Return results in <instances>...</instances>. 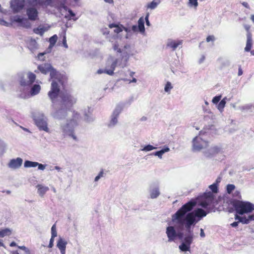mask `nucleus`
I'll list each match as a JSON object with an SVG mask.
<instances>
[{
  "instance_id": "obj_46",
  "label": "nucleus",
  "mask_w": 254,
  "mask_h": 254,
  "mask_svg": "<svg viewBox=\"0 0 254 254\" xmlns=\"http://www.w3.org/2000/svg\"><path fill=\"white\" fill-rule=\"evenodd\" d=\"M206 40L207 42L214 41L215 40V37L213 35H209L207 37Z\"/></svg>"
},
{
  "instance_id": "obj_40",
  "label": "nucleus",
  "mask_w": 254,
  "mask_h": 254,
  "mask_svg": "<svg viewBox=\"0 0 254 254\" xmlns=\"http://www.w3.org/2000/svg\"><path fill=\"white\" fill-rule=\"evenodd\" d=\"M233 197H235L237 199H241V194L240 191L238 190H236L232 194Z\"/></svg>"
},
{
  "instance_id": "obj_32",
  "label": "nucleus",
  "mask_w": 254,
  "mask_h": 254,
  "mask_svg": "<svg viewBox=\"0 0 254 254\" xmlns=\"http://www.w3.org/2000/svg\"><path fill=\"white\" fill-rule=\"evenodd\" d=\"M179 248L182 251L187 252L190 251V247L184 242L181 245H180Z\"/></svg>"
},
{
  "instance_id": "obj_62",
  "label": "nucleus",
  "mask_w": 254,
  "mask_h": 254,
  "mask_svg": "<svg viewBox=\"0 0 254 254\" xmlns=\"http://www.w3.org/2000/svg\"><path fill=\"white\" fill-rule=\"evenodd\" d=\"M100 178L98 175L95 178L94 181H97Z\"/></svg>"
},
{
  "instance_id": "obj_2",
  "label": "nucleus",
  "mask_w": 254,
  "mask_h": 254,
  "mask_svg": "<svg viewBox=\"0 0 254 254\" xmlns=\"http://www.w3.org/2000/svg\"><path fill=\"white\" fill-rule=\"evenodd\" d=\"M38 70L44 74L50 73V79H52L51 89L48 95L53 103H54L60 91V86L64 87V83L67 81L66 77L57 71L50 64H40L38 66Z\"/></svg>"
},
{
  "instance_id": "obj_44",
  "label": "nucleus",
  "mask_w": 254,
  "mask_h": 254,
  "mask_svg": "<svg viewBox=\"0 0 254 254\" xmlns=\"http://www.w3.org/2000/svg\"><path fill=\"white\" fill-rule=\"evenodd\" d=\"M18 248L24 251L26 254H31L30 250L25 246H18Z\"/></svg>"
},
{
  "instance_id": "obj_39",
  "label": "nucleus",
  "mask_w": 254,
  "mask_h": 254,
  "mask_svg": "<svg viewBox=\"0 0 254 254\" xmlns=\"http://www.w3.org/2000/svg\"><path fill=\"white\" fill-rule=\"evenodd\" d=\"M119 47V45L118 43H115L114 44L113 48L115 51H116L118 53H121L123 52V50L121 48H120Z\"/></svg>"
},
{
  "instance_id": "obj_27",
  "label": "nucleus",
  "mask_w": 254,
  "mask_h": 254,
  "mask_svg": "<svg viewBox=\"0 0 254 254\" xmlns=\"http://www.w3.org/2000/svg\"><path fill=\"white\" fill-rule=\"evenodd\" d=\"M38 192L41 195H43L46 191L48 190V188L47 187H45L41 185H38Z\"/></svg>"
},
{
  "instance_id": "obj_58",
  "label": "nucleus",
  "mask_w": 254,
  "mask_h": 254,
  "mask_svg": "<svg viewBox=\"0 0 254 254\" xmlns=\"http://www.w3.org/2000/svg\"><path fill=\"white\" fill-rule=\"evenodd\" d=\"M68 125L67 124L66 126H64L63 128V131L65 132H66V128L68 127Z\"/></svg>"
},
{
  "instance_id": "obj_54",
  "label": "nucleus",
  "mask_w": 254,
  "mask_h": 254,
  "mask_svg": "<svg viewBox=\"0 0 254 254\" xmlns=\"http://www.w3.org/2000/svg\"><path fill=\"white\" fill-rule=\"evenodd\" d=\"M242 4L245 7L248 8H250L249 5L247 2L244 1V2H242Z\"/></svg>"
},
{
  "instance_id": "obj_26",
  "label": "nucleus",
  "mask_w": 254,
  "mask_h": 254,
  "mask_svg": "<svg viewBox=\"0 0 254 254\" xmlns=\"http://www.w3.org/2000/svg\"><path fill=\"white\" fill-rule=\"evenodd\" d=\"M37 45L36 40L34 39H31L28 42V47L31 50L37 48Z\"/></svg>"
},
{
  "instance_id": "obj_7",
  "label": "nucleus",
  "mask_w": 254,
  "mask_h": 254,
  "mask_svg": "<svg viewBox=\"0 0 254 254\" xmlns=\"http://www.w3.org/2000/svg\"><path fill=\"white\" fill-rule=\"evenodd\" d=\"M24 3V0H11L10 6L14 12H18L23 8Z\"/></svg>"
},
{
  "instance_id": "obj_34",
  "label": "nucleus",
  "mask_w": 254,
  "mask_h": 254,
  "mask_svg": "<svg viewBox=\"0 0 254 254\" xmlns=\"http://www.w3.org/2000/svg\"><path fill=\"white\" fill-rule=\"evenodd\" d=\"M14 21L21 24L27 23L28 22L26 19H23V18H20V17H15L14 18Z\"/></svg>"
},
{
  "instance_id": "obj_48",
  "label": "nucleus",
  "mask_w": 254,
  "mask_h": 254,
  "mask_svg": "<svg viewBox=\"0 0 254 254\" xmlns=\"http://www.w3.org/2000/svg\"><path fill=\"white\" fill-rule=\"evenodd\" d=\"M54 238L55 237H52V236H51L50 239V243H49V248H52L53 247Z\"/></svg>"
},
{
  "instance_id": "obj_24",
  "label": "nucleus",
  "mask_w": 254,
  "mask_h": 254,
  "mask_svg": "<svg viewBox=\"0 0 254 254\" xmlns=\"http://www.w3.org/2000/svg\"><path fill=\"white\" fill-rule=\"evenodd\" d=\"M38 165V162H32L30 161H26L24 164V166L26 168L36 167H37Z\"/></svg>"
},
{
  "instance_id": "obj_25",
  "label": "nucleus",
  "mask_w": 254,
  "mask_h": 254,
  "mask_svg": "<svg viewBox=\"0 0 254 254\" xmlns=\"http://www.w3.org/2000/svg\"><path fill=\"white\" fill-rule=\"evenodd\" d=\"M219 182L218 180H217V182L213 183V184L210 185L209 186V189L212 190V193H216L218 191V183Z\"/></svg>"
},
{
  "instance_id": "obj_18",
  "label": "nucleus",
  "mask_w": 254,
  "mask_h": 254,
  "mask_svg": "<svg viewBox=\"0 0 254 254\" xmlns=\"http://www.w3.org/2000/svg\"><path fill=\"white\" fill-rule=\"evenodd\" d=\"M110 28H115L114 31L116 34H119L122 32L124 29L127 30L126 28L122 25H119L114 23H112L109 25Z\"/></svg>"
},
{
  "instance_id": "obj_55",
  "label": "nucleus",
  "mask_w": 254,
  "mask_h": 254,
  "mask_svg": "<svg viewBox=\"0 0 254 254\" xmlns=\"http://www.w3.org/2000/svg\"><path fill=\"white\" fill-rule=\"evenodd\" d=\"M200 236H201V237H205V233H204V232L202 228H201V229H200Z\"/></svg>"
},
{
  "instance_id": "obj_38",
  "label": "nucleus",
  "mask_w": 254,
  "mask_h": 254,
  "mask_svg": "<svg viewBox=\"0 0 254 254\" xmlns=\"http://www.w3.org/2000/svg\"><path fill=\"white\" fill-rule=\"evenodd\" d=\"M57 235L56 224H54L51 227V236L56 237Z\"/></svg>"
},
{
  "instance_id": "obj_43",
  "label": "nucleus",
  "mask_w": 254,
  "mask_h": 254,
  "mask_svg": "<svg viewBox=\"0 0 254 254\" xmlns=\"http://www.w3.org/2000/svg\"><path fill=\"white\" fill-rule=\"evenodd\" d=\"M221 97V95L215 96L212 99V102L214 104L218 103L220 101Z\"/></svg>"
},
{
  "instance_id": "obj_60",
  "label": "nucleus",
  "mask_w": 254,
  "mask_h": 254,
  "mask_svg": "<svg viewBox=\"0 0 254 254\" xmlns=\"http://www.w3.org/2000/svg\"><path fill=\"white\" fill-rule=\"evenodd\" d=\"M104 1L109 3H113V0H104Z\"/></svg>"
},
{
  "instance_id": "obj_47",
  "label": "nucleus",
  "mask_w": 254,
  "mask_h": 254,
  "mask_svg": "<svg viewBox=\"0 0 254 254\" xmlns=\"http://www.w3.org/2000/svg\"><path fill=\"white\" fill-rule=\"evenodd\" d=\"M63 45L64 46L65 48H67L68 47V46H67V44L66 43V36L65 35H64L63 37Z\"/></svg>"
},
{
  "instance_id": "obj_45",
  "label": "nucleus",
  "mask_w": 254,
  "mask_h": 254,
  "mask_svg": "<svg viewBox=\"0 0 254 254\" xmlns=\"http://www.w3.org/2000/svg\"><path fill=\"white\" fill-rule=\"evenodd\" d=\"M189 4L190 5H193L196 7L198 5L197 0H189Z\"/></svg>"
},
{
  "instance_id": "obj_42",
  "label": "nucleus",
  "mask_w": 254,
  "mask_h": 254,
  "mask_svg": "<svg viewBox=\"0 0 254 254\" xmlns=\"http://www.w3.org/2000/svg\"><path fill=\"white\" fill-rule=\"evenodd\" d=\"M154 148H155V147L153 146L152 145H151L150 144H148L147 145H145L143 147L142 150H144V151H150V150H153Z\"/></svg>"
},
{
  "instance_id": "obj_61",
  "label": "nucleus",
  "mask_w": 254,
  "mask_h": 254,
  "mask_svg": "<svg viewBox=\"0 0 254 254\" xmlns=\"http://www.w3.org/2000/svg\"><path fill=\"white\" fill-rule=\"evenodd\" d=\"M251 19L254 23V14L251 15Z\"/></svg>"
},
{
  "instance_id": "obj_50",
  "label": "nucleus",
  "mask_w": 254,
  "mask_h": 254,
  "mask_svg": "<svg viewBox=\"0 0 254 254\" xmlns=\"http://www.w3.org/2000/svg\"><path fill=\"white\" fill-rule=\"evenodd\" d=\"M37 166L38 167V169L40 170H44L46 168V165H43L42 164H39L38 163V165H37Z\"/></svg>"
},
{
  "instance_id": "obj_9",
  "label": "nucleus",
  "mask_w": 254,
  "mask_h": 254,
  "mask_svg": "<svg viewBox=\"0 0 254 254\" xmlns=\"http://www.w3.org/2000/svg\"><path fill=\"white\" fill-rule=\"evenodd\" d=\"M118 63L117 60H115L113 63L111 64L110 68L109 69H99L97 71V73L100 74L102 73H106L109 75H113L114 73L117 64Z\"/></svg>"
},
{
  "instance_id": "obj_52",
  "label": "nucleus",
  "mask_w": 254,
  "mask_h": 254,
  "mask_svg": "<svg viewBox=\"0 0 254 254\" xmlns=\"http://www.w3.org/2000/svg\"><path fill=\"white\" fill-rule=\"evenodd\" d=\"M239 223V222L235 221L230 224V226H232V227H236L237 226H238Z\"/></svg>"
},
{
  "instance_id": "obj_59",
  "label": "nucleus",
  "mask_w": 254,
  "mask_h": 254,
  "mask_svg": "<svg viewBox=\"0 0 254 254\" xmlns=\"http://www.w3.org/2000/svg\"><path fill=\"white\" fill-rule=\"evenodd\" d=\"M245 27L246 30L247 31V33H248L249 32H250V31H249V30H250V26H249L246 25V26H245Z\"/></svg>"
},
{
  "instance_id": "obj_49",
  "label": "nucleus",
  "mask_w": 254,
  "mask_h": 254,
  "mask_svg": "<svg viewBox=\"0 0 254 254\" xmlns=\"http://www.w3.org/2000/svg\"><path fill=\"white\" fill-rule=\"evenodd\" d=\"M148 17H149V13H147L144 18V19H145V22H146V25L147 26H149L150 25V23H149V20H148Z\"/></svg>"
},
{
  "instance_id": "obj_17",
  "label": "nucleus",
  "mask_w": 254,
  "mask_h": 254,
  "mask_svg": "<svg viewBox=\"0 0 254 254\" xmlns=\"http://www.w3.org/2000/svg\"><path fill=\"white\" fill-rule=\"evenodd\" d=\"M181 45H182V40H170L167 43V46L174 51Z\"/></svg>"
},
{
  "instance_id": "obj_16",
  "label": "nucleus",
  "mask_w": 254,
  "mask_h": 254,
  "mask_svg": "<svg viewBox=\"0 0 254 254\" xmlns=\"http://www.w3.org/2000/svg\"><path fill=\"white\" fill-rule=\"evenodd\" d=\"M247 43L245 50L246 52H249L251 51L253 44L252 35L250 32L247 34Z\"/></svg>"
},
{
  "instance_id": "obj_53",
  "label": "nucleus",
  "mask_w": 254,
  "mask_h": 254,
  "mask_svg": "<svg viewBox=\"0 0 254 254\" xmlns=\"http://www.w3.org/2000/svg\"><path fill=\"white\" fill-rule=\"evenodd\" d=\"M242 74H243V71L241 68V66H239L238 75V76H240V75H242Z\"/></svg>"
},
{
  "instance_id": "obj_15",
  "label": "nucleus",
  "mask_w": 254,
  "mask_h": 254,
  "mask_svg": "<svg viewBox=\"0 0 254 254\" xmlns=\"http://www.w3.org/2000/svg\"><path fill=\"white\" fill-rule=\"evenodd\" d=\"M67 242L62 238H60L57 244V248L60 250L61 254H65V249Z\"/></svg>"
},
{
  "instance_id": "obj_11",
  "label": "nucleus",
  "mask_w": 254,
  "mask_h": 254,
  "mask_svg": "<svg viewBox=\"0 0 254 254\" xmlns=\"http://www.w3.org/2000/svg\"><path fill=\"white\" fill-rule=\"evenodd\" d=\"M35 124L40 130L48 132L47 122L43 118H37L35 120Z\"/></svg>"
},
{
  "instance_id": "obj_41",
  "label": "nucleus",
  "mask_w": 254,
  "mask_h": 254,
  "mask_svg": "<svg viewBox=\"0 0 254 254\" xmlns=\"http://www.w3.org/2000/svg\"><path fill=\"white\" fill-rule=\"evenodd\" d=\"M172 88H173V86H172L171 82H167L165 85V91L166 92H168Z\"/></svg>"
},
{
  "instance_id": "obj_8",
  "label": "nucleus",
  "mask_w": 254,
  "mask_h": 254,
  "mask_svg": "<svg viewBox=\"0 0 254 254\" xmlns=\"http://www.w3.org/2000/svg\"><path fill=\"white\" fill-rule=\"evenodd\" d=\"M27 78L28 79L27 81H26L25 79L21 80L20 85L21 86H31L35 82L36 79V75L34 73L31 72H29L27 74Z\"/></svg>"
},
{
  "instance_id": "obj_1",
  "label": "nucleus",
  "mask_w": 254,
  "mask_h": 254,
  "mask_svg": "<svg viewBox=\"0 0 254 254\" xmlns=\"http://www.w3.org/2000/svg\"><path fill=\"white\" fill-rule=\"evenodd\" d=\"M196 205V202L190 201L181 207L174 215H172V221L178 225L180 229H182L185 226L187 229H190V226L196 222L195 217L199 218L206 216L207 213L215 211V196L210 191L205 192L201 197L199 205L205 209L206 211L202 209L198 208L194 212H190Z\"/></svg>"
},
{
  "instance_id": "obj_19",
  "label": "nucleus",
  "mask_w": 254,
  "mask_h": 254,
  "mask_svg": "<svg viewBox=\"0 0 254 254\" xmlns=\"http://www.w3.org/2000/svg\"><path fill=\"white\" fill-rule=\"evenodd\" d=\"M41 89V87L39 84L34 85L31 89L30 94L31 95H35L38 94Z\"/></svg>"
},
{
  "instance_id": "obj_5",
  "label": "nucleus",
  "mask_w": 254,
  "mask_h": 254,
  "mask_svg": "<svg viewBox=\"0 0 254 254\" xmlns=\"http://www.w3.org/2000/svg\"><path fill=\"white\" fill-rule=\"evenodd\" d=\"M208 145V142L200 137L196 136L193 139V148L195 150H200L203 148L206 147Z\"/></svg>"
},
{
  "instance_id": "obj_20",
  "label": "nucleus",
  "mask_w": 254,
  "mask_h": 254,
  "mask_svg": "<svg viewBox=\"0 0 254 254\" xmlns=\"http://www.w3.org/2000/svg\"><path fill=\"white\" fill-rule=\"evenodd\" d=\"M68 14L65 16V17L67 19H73V21H76L78 18L75 17V14L73 12L71 9L68 10Z\"/></svg>"
},
{
  "instance_id": "obj_36",
  "label": "nucleus",
  "mask_w": 254,
  "mask_h": 254,
  "mask_svg": "<svg viewBox=\"0 0 254 254\" xmlns=\"http://www.w3.org/2000/svg\"><path fill=\"white\" fill-rule=\"evenodd\" d=\"M235 188V186L233 184H228L227 186H226V191L228 193H231L233 190H234Z\"/></svg>"
},
{
  "instance_id": "obj_12",
  "label": "nucleus",
  "mask_w": 254,
  "mask_h": 254,
  "mask_svg": "<svg viewBox=\"0 0 254 254\" xmlns=\"http://www.w3.org/2000/svg\"><path fill=\"white\" fill-rule=\"evenodd\" d=\"M27 14L28 18L32 21H35L37 17L38 12L36 8L34 7H29L27 9Z\"/></svg>"
},
{
  "instance_id": "obj_33",
  "label": "nucleus",
  "mask_w": 254,
  "mask_h": 254,
  "mask_svg": "<svg viewBox=\"0 0 254 254\" xmlns=\"http://www.w3.org/2000/svg\"><path fill=\"white\" fill-rule=\"evenodd\" d=\"M184 243L186 245H188L190 247V245L192 243V237L191 236H187L184 238Z\"/></svg>"
},
{
  "instance_id": "obj_29",
  "label": "nucleus",
  "mask_w": 254,
  "mask_h": 254,
  "mask_svg": "<svg viewBox=\"0 0 254 254\" xmlns=\"http://www.w3.org/2000/svg\"><path fill=\"white\" fill-rule=\"evenodd\" d=\"M160 192L158 189H155L151 190L150 192V197L154 199V198H157L159 195Z\"/></svg>"
},
{
  "instance_id": "obj_3",
  "label": "nucleus",
  "mask_w": 254,
  "mask_h": 254,
  "mask_svg": "<svg viewBox=\"0 0 254 254\" xmlns=\"http://www.w3.org/2000/svg\"><path fill=\"white\" fill-rule=\"evenodd\" d=\"M230 204L234 207L236 213L239 215L250 213L254 211V204L250 202L231 199Z\"/></svg>"
},
{
  "instance_id": "obj_37",
  "label": "nucleus",
  "mask_w": 254,
  "mask_h": 254,
  "mask_svg": "<svg viewBox=\"0 0 254 254\" xmlns=\"http://www.w3.org/2000/svg\"><path fill=\"white\" fill-rule=\"evenodd\" d=\"M58 37L56 35H54L50 38V44L53 46L57 42Z\"/></svg>"
},
{
  "instance_id": "obj_21",
  "label": "nucleus",
  "mask_w": 254,
  "mask_h": 254,
  "mask_svg": "<svg viewBox=\"0 0 254 254\" xmlns=\"http://www.w3.org/2000/svg\"><path fill=\"white\" fill-rule=\"evenodd\" d=\"M221 150V148L218 146H214L209 150V154L208 155V157H210L211 155L219 153Z\"/></svg>"
},
{
  "instance_id": "obj_13",
  "label": "nucleus",
  "mask_w": 254,
  "mask_h": 254,
  "mask_svg": "<svg viewBox=\"0 0 254 254\" xmlns=\"http://www.w3.org/2000/svg\"><path fill=\"white\" fill-rule=\"evenodd\" d=\"M144 20L143 17H140L138 20V27L136 25H133L132 27V30L134 32H136L138 30L141 33H144L145 31L144 26Z\"/></svg>"
},
{
  "instance_id": "obj_64",
  "label": "nucleus",
  "mask_w": 254,
  "mask_h": 254,
  "mask_svg": "<svg viewBox=\"0 0 254 254\" xmlns=\"http://www.w3.org/2000/svg\"><path fill=\"white\" fill-rule=\"evenodd\" d=\"M250 218L254 220V214L250 215Z\"/></svg>"
},
{
  "instance_id": "obj_51",
  "label": "nucleus",
  "mask_w": 254,
  "mask_h": 254,
  "mask_svg": "<svg viewBox=\"0 0 254 254\" xmlns=\"http://www.w3.org/2000/svg\"><path fill=\"white\" fill-rule=\"evenodd\" d=\"M238 214H237L235 215L234 218L236 220H237V222H240L241 220V216H240L238 215Z\"/></svg>"
},
{
  "instance_id": "obj_23",
  "label": "nucleus",
  "mask_w": 254,
  "mask_h": 254,
  "mask_svg": "<svg viewBox=\"0 0 254 254\" xmlns=\"http://www.w3.org/2000/svg\"><path fill=\"white\" fill-rule=\"evenodd\" d=\"M11 233L9 228H5L0 230V237H4L6 236H9Z\"/></svg>"
},
{
  "instance_id": "obj_31",
  "label": "nucleus",
  "mask_w": 254,
  "mask_h": 254,
  "mask_svg": "<svg viewBox=\"0 0 254 254\" xmlns=\"http://www.w3.org/2000/svg\"><path fill=\"white\" fill-rule=\"evenodd\" d=\"M254 220L253 219L250 218V215H249L248 217L245 216L242 217L241 222L243 224H249L250 221Z\"/></svg>"
},
{
  "instance_id": "obj_35",
  "label": "nucleus",
  "mask_w": 254,
  "mask_h": 254,
  "mask_svg": "<svg viewBox=\"0 0 254 254\" xmlns=\"http://www.w3.org/2000/svg\"><path fill=\"white\" fill-rule=\"evenodd\" d=\"M226 105V101H225V99H222L221 100L218 104V109L220 111H222V110H223V108H225V105Z\"/></svg>"
},
{
  "instance_id": "obj_14",
  "label": "nucleus",
  "mask_w": 254,
  "mask_h": 254,
  "mask_svg": "<svg viewBox=\"0 0 254 254\" xmlns=\"http://www.w3.org/2000/svg\"><path fill=\"white\" fill-rule=\"evenodd\" d=\"M22 164V160L20 158L16 159L11 160L8 164V166L10 168L17 169L19 168Z\"/></svg>"
},
{
  "instance_id": "obj_6",
  "label": "nucleus",
  "mask_w": 254,
  "mask_h": 254,
  "mask_svg": "<svg viewBox=\"0 0 254 254\" xmlns=\"http://www.w3.org/2000/svg\"><path fill=\"white\" fill-rule=\"evenodd\" d=\"M166 234L168 238V241L171 242L175 240V239L179 236H182V233L178 234L174 226H168L166 229Z\"/></svg>"
},
{
  "instance_id": "obj_56",
  "label": "nucleus",
  "mask_w": 254,
  "mask_h": 254,
  "mask_svg": "<svg viewBox=\"0 0 254 254\" xmlns=\"http://www.w3.org/2000/svg\"><path fill=\"white\" fill-rule=\"evenodd\" d=\"M15 246H16V244L15 242H14V241H12L9 244V246L11 247H15Z\"/></svg>"
},
{
  "instance_id": "obj_10",
  "label": "nucleus",
  "mask_w": 254,
  "mask_h": 254,
  "mask_svg": "<svg viewBox=\"0 0 254 254\" xmlns=\"http://www.w3.org/2000/svg\"><path fill=\"white\" fill-rule=\"evenodd\" d=\"M122 108L121 107H117L115 109L114 111L112 118L111 120L110 121V124H109V127L114 126L117 124L118 122V118L121 113Z\"/></svg>"
},
{
  "instance_id": "obj_28",
  "label": "nucleus",
  "mask_w": 254,
  "mask_h": 254,
  "mask_svg": "<svg viewBox=\"0 0 254 254\" xmlns=\"http://www.w3.org/2000/svg\"><path fill=\"white\" fill-rule=\"evenodd\" d=\"M46 31V29L43 27H38L33 29V32L36 34L43 36Z\"/></svg>"
},
{
  "instance_id": "obj_63",
  "label": "nucleus",
  "mask_w": 254,
  "mask_h": 254,
  "mask_svg": "<svg viewBox=\"0 0 254 254\" xmlns=\"http://www.w3.org/2000/svg\"><path fill=\"white\" fill-rule=\"evenodd\" d=\"M130 82H136V79L135 78H133L132 80L130 81Z\"/></svg>"
},
{
  "instance_id": "obj_22",
  "label": "nucleus",
  "mask_w": 254,
  "mask_h": 254,
  "mask_svg": "<svg viewBox=\"0 0 254 254\" xmlns=\"http://www.w3.org/2000/svg\"><path fill=\"white\" fill-rule=\"evenodd\" d=\"M160 2V0H153L151 2L147 4L146 7L147 8L154 9Z\"/></svg>"
},
{
  "instance_id": "obj_30",
  "label": "nucleus",
  "mask_w": 254,
  "mask_h": 254,
  "mask_svg": "<svg viewBox=\"0 0 254 254\" xmlns=\"http://www.w3.org/2000/svg\"><path fill=\"white\" fill-rule=\"evenodd\" d=\"M169 150V148L168 147H167L165 149H163L159 151H157L155 153H154V154L155 155H156L157 156L161 158L162 157V156L163 155V154L165 153V152H166V151H168Z\"/></svg>"
},
{
  "instance_id": "obj_57",
  "label": "nucleus",
  "mask_w": 254,
  "mask_h": 254,
  "mask_svg": "<svg viewBox=\"0 0 254 254\" xmlns=\"http://www.w3.org/2000/svg\"><path fill=\"white\" fill-rule=\"evenodd\" d=\"M103 174H104V173H103V170H102L99 172V173L98 174V176H99V177H100V178H101V177H103Z\"/></svg>"
},
{
  "instance_id": "obj_4",
  "label": "nucleus",
  "mask_w": 254,
  "mask_h": 254,
  "mask_svg": "<svg viewBox=\"0 0 254 254\" xmlns=\"http://www.w3.org/2000/svg\"><path fill=\"white\" fill-rule=\"evenodd\" d=\"M61 99L59 104L61 109L71 108L76 102V100L66 91L60 92L58 95Z\"/></svg>"
}]
</instances>
